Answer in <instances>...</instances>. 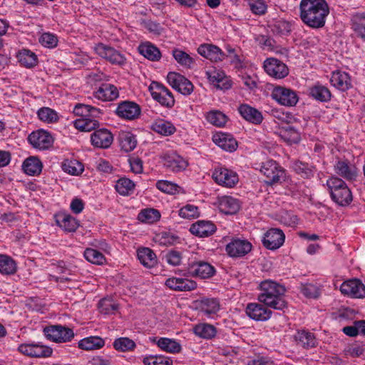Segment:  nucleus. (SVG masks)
<instances>
[{
	"label": "nucleus",
	"mask_w": 365,
	"mask_h": 365,
	"mask_svg": "<svg viewBox=\"0 0 365 365\" xmlns=\"http://www.w3.org/2000/svg\"><path fill=\"white\" fill-rule=\"evenodd\" d=\"M259 287L261 293L258 295V300L261 303L274 309L282 310L287 307L284 286L272 280H264L260 283Z\"/></svg>",
	"instance_id": "obj_2"
},
{
	"label": "nucleus",
	"mask_w": 365,
	"mask_h": 365,
	"mask_svg": "<svg viewBox=\"0 0 365 365\" xmlns=\"http://www.w3.org/2000/svg\"><path fill=\"white\" fill-rule=\"evenodd\" d=\"M140 107L136 103L125 101L118 104L115 113L124 119L135 120L140 115Z\"/></svg>",
	"instance_id": "obj_16"
},
{
	"label": "nucleus",
	"mask_w": 365,
	"mask_h": 365,
	"mask_svg": "<svg viewBox=\"0 0 365 365\" xmlns=\"http://www.w3.org/2000/svg\"><path fill=\"white\" fill-rule=\"evenodd\" d=\"M184 275L200 279H208L215 273V269L210 263L202 260H190Z\"/></svg>",
	"instance_id": "obj_4"
},
{
	"label": "nucleus",
	"mask_w": 365,
	"mask_h": 365,
	"mask_svg": "<svg viewBox=\"0 0 365 365\" xmlns=\"http://www.w3.org/2000/svg\"><path fill=\"white\" fill-rule=\"evenodd\" d=\"M310 95L316 100L326 102L331 98V92L329 90L322 85H316L310 88Z\"/></svg>",
	"instance_id": "obj_42"
},
{
	"label": "nucleus",
	"mask_w": 365,
	"mask_h": 365,
	"mask_svg": "<svg viewBox=\"0 0 365 365\" xmlns=\"http://www.w3.org/2000/svg\"><path fill=\"white\" fill-rule=\"evenodd\" d=\"M206 76L210 82L217 88L227 90L231 87V81L220 69L215 68L209 69L206 71Z\"/></svg>",
	"instance_id": "obj_17"
},
{
	"label": "nucleus",
	"mask_w": 365,
	"mask_h": 365,
	"mask_svg": "<svg viewBox=\"0 0 365 365\" xmlns=\"http://www.w3.org/2000/svg\"><path fill=\"white\" fill-rule=\"evenodd\" d=\"M216 230L215 225L210 221L199 220L192 224L190 228L192 234L200 237H207L212 235Z\"/></svg>",
	"instance_id": "obj_24"
},
{
	"label": "nucleus",
	"mask_w": 365,
	"mask_h": 365,
	"mask_svg": "<svg viewBox=\"0 0 365 365\" xmlns=\"http://www.w3.org/2000/svg\"><path fill=\"white\" fill-rule=\"evenodd\" d=\"M118 308V304L110 299L104 298L98 303V309L101 313L103 314H111Z\"/></svg>",
	"instance_id": "obj_54"
},
{
	"label": "nucleus",
	"mask_w": 365,
	"mask_h": 365,
	"mask_svg": "<svg viewBox=\"0 0 365 365\" xmlns=\"http://www.w3.org/2000/svg\"><path fill=\"white\" fill-rule=\"evenodd\" d=\"M138 258L140 263L146 267H153L157 264V257L152 250L148 247L138 250Z\"/></svg>",
	"instance_id": "obj_34"
},
{
	"label": "nucleus",
	"mask_w": 365,
	"mask_h": 365,
	"mask_svg": "<svg viewBox=\"0 0 365 365\" xmlns=\"http://www.w3.org/2000/svg\"><path fill=\"white\" fill-rule=\"evenodd\" d=\"M260 171L266 178L265 182L270 185L281 182L284 178V170L272 160L263 163Z\"/></svg>",
	"instance_id": "obj_5"
},
{
	"label": "nucleus",
	"mask_w": 365,
	"mask_h": 365,
	"mask_svg": "<svg viewBox=\"0 0 365 365\" xmlns=\"http://www.w3.org/2000/svg\"><path fill=\"white\" fill-rule=\"evenodd\" d=\"M343 294L354 298L365 297V285L357 279H353L343 282L340 287Z\"/></svg>",
	"instance_id": "obj_15"
},
{
	"label": "nucleus",
	"mask_w": 365,
	"mask_h": 365,
	"mask_svg": "<svg viewBox=\"0 0 365 365\" xmlns=\"http://www.w3.org/2000/svg\"><path fill=\"white\" fill-rule=\"evenodd\" d=\"M34 357H48L52 354V349L46 346L34 344Z\"/></svg>",
	"instance_id": "obj_64"
},
{
	"label": "nucleus",
	"mask_w": 365,
	"mask_h": 365,
	"mask_svg": "<svg viewBox=\"0 0 365 365\" xmlns=\"http://www.w3.org/2000/svg\"><path fill=\"white\" fill-rule=\"evenodd\" d=\"M37 115L41 121L47 123H56L58 120L57 113L48 107L40 108L37 112Z\"/></svg>",
	"instance_id": "obj_46"
},
{
	"label": "nucleus",
	"mask_w": 365,
	"mask_h": 365,
	"mask_svg": "<svg viewBox=\"0 0 365 365\" xmlns=\"http://www.w3.org/2000/svg\"><path fill=\"white\" fill-rule=\"evenodd\" d=\"M167 80L174 89L183 95H189L193 91L192 83L179 73L170 72L168 74Z\"/></svg>",
	"instance_id": "obj_11"
},
{
	"label": "nucleus",
	"mask_w": 365,
	"mask_h": 365,
	"mask_svg": "<svg viewBox=\"0 0 365 365\" xmlns=\"http://www.w3.org/2000/svg\"><path fill=\"white\" fill-rule=\"evenodd\" d=\"M43 331L46 338L55 342L68 341L74 336L73 331L71 329L61 325L46 327Z\"/></svg>",
	"instance_id": "obj_6"
},
{
	"label": "nucleus",
	"mask_w": 365,
	"mask_h": 365,
	"mask_svg": "<svg viewBox=\"0 0 365 365\" xmlns=\"http://www.w3.org/2000/svg\"><path fill=\"white\" fill-rule=\"evenodd\" d=\"M282 137L289 143H297L300 140L299 132L290 125L282 131Z\"/></svg>",
	"instance_id": "obj_55"
},
{
	"label": "nucleus",
	"mask_w": 365,
	"mask_h": 365,
	"mask_svg": "<svg viewBox=\"0 0 365 365\" xmlns=\"http://www.w3.org/2000/svg\"><path fill=\"white\" fill-rule=\"evenodd\" d=\"M271 96L279 104L285 106H294L299 100L295 91L281 86L275 87Z\"/></svg>",
	"instance_id": "obj_9"
},
{
	"label": "nucleus",
	"mask_w": 365,
	"mask_h": 365,
	"mask_svg": "<svg viewBox=\"0 0 365 365\" xmlns=\"http://www.w3.org/2000/svg\"><path fill=\"white\" fill-rule=\"evenodd\" d=\"M16 271V264L9 256L0 255V272L3 274H13Z\"/></svg>",
	"instance_id": "obj_40"
},
{
	"label": "nucleus",
	"mask_w": 365,
	"mask_h": 365,
	"mask_svg": "<svg viewBox=\"0 0 365 365\" xmlns=\"http://www.w3.org/2000/svg\"><path fill=\"white\" fill-rule=\"evenodd\" d=\"M197 52L202 56L215 62L222 61L225 56L219 47L212 44L200 45L197 48Z\"/></svg>",
	"instance_id": "obj_25"
},
{
	"label": "nucleus",
	"mask_w": 365,
	"mask_h": 365,
	"mask_svg": "<svg viewBox=\"0 0 365 365\" xmlns=\"http://www.w3.org/2000/svg\"><path fill=\"white\" fill-rule=\"evenodd\" d=\"M173 56L176 61L181 66L190 68L194 63V59L187 53L181 50L174 49L173 51Z\"/></svg>",
	"instance_id": "obj_52"
},
{
	"label": "nucleus",
	"mask_w": 365,
	"mask_h": 365,
	"mask_svg": "<svg viewBox=\"0 0 365 365\" xmlns=\"http://www.w3.org/2000/svg\"><path fill=\"white\" fill-rule=\"evenodd\" d=\"M329 13L325 0H302L300 3V17L302 21L314 29L322 28Z\"/></svg>",
	"instance_id": "obj_1"
},
{
	"label": "nucleus",
	"mask_w": 365,
	"mask_h": 365,
	"mask_svg": "<svg viewBox=\"0 0 365 365\" xmlns=\"http://www.w3.org/2000/svg\"><path fill=\"white\" fill-rule=\"evenodd\" d=\"M248 4L252 12L256 15H262L267 10L263 0H250Z\"/></svg>",
	"instance_id": "obj_62"
},
{
	"label": "nucleus",
	"mask_w": 365,
	"mask_h": 365,
	"mask_svg": "<svg viewBox=\"0 0 365 365\" xmlns=\"http://www.w3.org/2000/svg\"><path fill=\"white\" fill-rule=\"evenodd\" d=\"M56 223L64 231L68 232H75L79 226L76 218L67 214L59 215L56 219Z\"/></svg>",
	"instance_id": "obj_33"
},
{
	"label": "nucleus",
	"mask_w": 365,
	"mask_h": 365,
	"mask_svg": "<svg viewBox=\"0 0 365 365\" xmlns=\"http://www.w3.org/2000/svg\"><path fill=\"white\" fill-rule=\"evenodd\" d=\"M293 169L297 173L305 178H310L313 175L312 167L301 161L295 162L293 164Z\"/></svg>",
	"instance_id": "obj_57"
},
{
	"label": "nucleus",
	"mask_w": 365,
	"mask_h": 365,
	"mask_svg": "<svg viewBox=\"0 0 365 365\" xmlns=\"http://www.w3.org/2000/svg\"><path fill=\"white\" fill-rule=\"evenodd\" d=\"M294 339L297 344L307 349L314 347L317 344L314 334L305 330L298 331L294 335Z\"/></svg>",
	"instance_id": "obj_31"
},
{
	"label": "nucleus",
	"mask_w": 365,
	"mask_h": 365,
	"mask_svg": "<svg viewBox=\"0 0 365 365\" xmlns=\"http://www.w3.org/2000/svg\"><path fill=\"white\" fill-rule=\"evenodd\" d=\"M179 215L182 218L191 219L198 217V207L192 205H186L179 210Z\"/></svg>",
	"instance_id": "obj_59"
},
{
	"label": "nucleus",
	"mask_w": 365,
	"mask_h": 365,
	"mask_svg": "<svg viewBox=\"0 0 365 365\" xmlns=\"http://www.w3.org/2000/svg\"><path fill=\"white\" fill-rule=\"evenodd\" d=\"M61 167L64 172L73 175H78L83 171V165L77 160H66Z\"/></svg>",
	"instance_id": "obj_48"
},
{
	"label": "nucleus",
	"mask_w": 365,
	"mask_h": 365,
	"mask_svg": "<svg viewBox=\"0 0 365 365\" xmlns=\"http://www.w3.org/2000/svg\"><path fill=\"white\" fill-rule=\"evenodd\" d=\"M105 344L104 340L99 336H89L78 342V347L84 350H93L102 348Z\"/></svg>",
	"instance_id": "obj_37"
},
{
	"label": "nucleus",
	"mask_w": 365,
	"mask_h": 365,
	"mask_svg": "<svg viewBox=\"0 0 365 365\" xmlns=\"http://www.w3.org/2000/svg\"><path fill=\"white\" fill-rule=\"evenodd\" d=\"M272 364L273 361L270 358L261 354L248 357L246 362V365H272Z\"/></svg>",
	"instance_id": "obj_61"
},
{
	"label": "nucleus",
	"mask_w": 365,
	"mask_h": 365,
	"mask_svg": "<svg viewBox=\"0 0 365 365\" xmlns=\"http://www.w3.org/2000/svg\"><path fill=\"white\" fill-rule=\"evenodd\" d=\"M140 53L151 61H158L161 57L159 49L151 44H143L139 47Z\"/></svg>",
	"instance_id": "obj_45"
},
{
	"label": "nucleus",
	"mask_w": 365,
	"mask_h": 365,
	"mask_svg": "<svg viewBox=\"0 0 365 365\" xmlns=\"http://www.w3.org/2000/svg\"><path fill=\"white\" fill-rule=\"evenodd\" d=\"M252 250V245L247 240H233L226 246V251L231 257H242L250 252Z\"/></svg>",
	"instance_id": "obj_19"
},
{
	"label": "nucleus",
	"mask_w": 365,
	"mask_h": 365,
	"mask_svg": "<svg viewBox=\"0 0 365 365\" xmlns=\"http://www.w3.org/2000/svg\"><path fill=\"white\" fill-rule=\"evenodd\" d=\"M91 143L97 148H107L112 144L113 138L107 129H99L91 134Z\"/></svg>",
	"instance_id": "obj_21"
},
{
	"label": "nucleus",
	"mask_w": 365,
	"mask_h": 365,
	"mask_svg": "<svg viewBox=\"0 0 365 365\" xmlns=\"http://www.w3.org/2000/svg\"><path fill=\"white\" fill-rule=\"evenodd\" d=\"M238 201L230 196H224L220 200V210L228 215L234 214L239 210Z\"/></svg>",
	"instance_id": "obj_36"
},
{
	"label": "nucleus",
	"mask_w": 365,
	"mask_h": 365,
	"mask_svg": "<svg viewBox=\"0 0 365 365\" xmlns=\"http://www.w3.org/2000/svg\"><path fill=\"white\" fill-rule=\"evenodd\" d=\"M213 141L222 149L232 152L237 147V143L232 137L226 133H218L213 137Z\"/></svg>",
	"instance_id": "obj_29"
},
{
	"label": "nucleus",
	"mask_w": 365,
	"mask_h": 365,
	"mask_svg": "<svg viewBox=\"0 0 365 365\" xmlns=\"http://www.w3.org/2000/svg\"><path fill=\"white\" fill-rule=\"evenodd\" d=\"M246 313L254 320L266 321L270 318L272 312L261 304L250 303L247 305Z\"/></svg>",
	"instance_id": "obj_20"
},
{
	"label": "nucleus",
	"mask_w": 365,
	"mask_h": 365,
	"mask_svg": "<svg viewBox=\"0 0 365 365\" xmlns=\"http://www.w3.org/2000/svg\"><path fill=\"white\" fill-rule=\"evenodd\" d=\"M153 98L162 106L171 108L174 106L175 100L171 92L163 85L153 83L150 86Z\"/></svg>",
	"instance_id": "obj_8"
},
{
	"label": "nucleus",
	"mask_w": 365,
	"mask_h": 365,
	"mask_svg": "<svg viewBox=\"0 0 365 365\" xmlns=\"http://www.w3.org/2000/svg\"><path fill=\"white\" fill-rule=\"evenodd\" d=\"M160 217V212L155 209L143 210L138 215V219L140 221L147 222L149 223L158 220Z\"/></svg>",
	"instance_id": "obj_56"
},
{
	"label": "nucleus",
	"mask_w": 365,
	"mask_h": 365,
	"mask_svg": "<svg viewBox=\"0 0 365 365\" xmlns=\"http://www.w3.org/2000/svg\"><path fill=\"white\" fill-rule=\"evenodd\" d=\"M113 346L118 351H128L135 347V343L129 338L121 337L114 341Z\"/></svg>",
	"instance_id": "obj_53"
},
{
	"label": "nucleus",
	"mask_w": 365,
	"mask_h": 365,
	"mask_svg": "<svg viewBox=\"0 0 365 365\" xmlns=\"http://www.w3.org/2000/svg\"><path fill=\"white\" fill-rule=\"evenodd\" d=\"M285 235L282 230L278 228L269 229L262 240L263 245L269 250H277L284 242Z\"/></svg>",
	"instance_id": "obj_14"
},
{
	"label": "nucleus",
	"mask_w": 365,
	"mask_h": 365,
	"mask_svg": "<svg viewBox=\"0 0 365 365\" xmlns=\"http://www.w3.org/2000/svg\"><path fill=\"white\" fill-rule=\"evenodd\" d=\"M212 177L216 183L226 187H234L239 180L238 175L235 172L225 168H215Z\"/></svg>",
	"instance_id": "obj_7"
},
{
	"label": "nucleus",
	"mask_w": 365,
	"mask_h": 365,
	"mask_svg": "<svg viewBox=\"0 0 365 365\" xmlns=\"http://www.w3.org/2000/svg\"><path fill=\"white\" fill-rule=\"evenodd\" d=\"M164 160L165 166L173 172H180L184 170L187 166V161L176 153L165 155Z\"/></svg>",
	"instance_id": "obj_27"
},
{
	"label": "nucleus",
	"mask_w": 365,
	"mask_h": 365,
	"mask_svg": "<svg viewBox=\"0 0 365 365\" xmlns=\"http://www.w3.org/2000/svg\"><path fill=\"white\" fill-rule=\"evenodd\" d=\"M40 43L48 48H53L57 45L58 39L56 36L50 33H44L39 39Z\"/></svg>",
	"instance_id": "obj_63"
},
{
	"label": "nucleus",
	"mask_w": 365,
	"mask_h": 365,
	"mask_svg": "<svg viewBox=\"0 0 365 365\" xmlns=\"http://www.w3.org/2000/svg\"><path fill=\"white\" fill-rule=\"evenodd\" d=\"M143 364L145 365H172L173 361L163 356H150L144 358Z\"/></svg>",
	"instance_id": "obj_58"
},
{
	"label": "nucleus",
	"mask_w": 365,
	"mask_h": 365,
	"mask_svg": "<svg viewBox=\"0 0 365 365\" xmlns=\"http://www.w3.org/2000/svg\"><path fill=\"white\" fill-rule=\"evenodd\" d=\"M264 68L266 73L275 78H283L289 73L286 64L276 58H268L264 63Z\"/></svg>",
	"instance_id": "obj_12"
},
{
	"label": "nucleus",
	"mask_w": 365,
	"mask_h": 365,
	"mask_svg": "<svg viewBox=\"0 0 365 365\" xmlns=\"http://www.w3.org/2000/svg\"><path fill=\"white\" fill-rule=\"evenodd\" d=\"M151 129L165 136L170 135L176 131V128L172 123L163 119L155 120L151 125Z\"/></svg>",
	"instance_id": "obj_32"
},
{
	"label": "nucleus",
	"mask_w": 365,
	"mask_h": 365,
	"mask_svg": "<svg viewBox=\"0 0 365 365\" xmlns=\"http://www.w3.org/2000/svg\"><path fill=\"white\" fill-rule=\"evenodd\" d=\"M331 200L340 206L349 205L353 195L346 183L338 177H331L327 181Z\"/></svg>",
	"instance_id": "obj_3"
},
{
	"label": "nucleus",
	"mask_w": 365,
	"mask_h": 365,
	"mask_svg": "<svg viewBox=\"0 0 365 365\" xmlns=\"http://www.w3.org/2000/svg\"><path fill=\"white\" fill-rule=\"evenodd\" d=\"M194 333L203 339H212L217 333L216 328L209 324H199L194 327Z\"/></svg>",
	"instance_id": "obj_39"
},
{
	"label": "nucleus",
	"mask_w": 365,
	"mask_h": 365,
	"mask_svg": "<svg viewBox=\"0 0 365 365\" xmlns=\"http://www.w3.org/2000/svg\"><path fill=\"white\" fill-rule=\"evenodd\" d=\"M150 341L158 345V346L163 351L168 353L175 354L181 351V345L175 339L162 337L158 339L157 337L150 338Z\"/></svg>",
	"instance_id": "obj_26"
},
{
	"label": "nucleus",
	"mask_w": 365,
	"mask_h": 365,
	"mask_svg": "<svg viewBox=\"0 0 365 365\" xmlns=\"http://www.w3.org/2000/svg\"><path fill=\"white\" fill-rule=\"evenodd\" d=\"M200 310L206 315L216 314L220 309V302L215 298H205L200 302Z\"/></svg>",
	"instance_id": "obj_38"
},
{
	"label": "nucleus",
	"mask_w": 365,
	"mask_h": 365,
	"mask_svg": "<svg viewBox=\"0 0 365 365\" xmlns=\"http://www.w3.org/2000/svg\"><path fill=\"white\" fill-rule=\"evenodd\" d=\"M330 81L334 87L341 91H346L351 86L350 77L346 72H333Z\"/></svg>",
	"instance_id": "obj_30"
},
{
	"label": "nucleus",
	"mask_w": 365,
	"mask_h": 365,
	"mask_svg": "<svg viewBox=\"0 0 365 365\" xmlns=\"http://www.w3.org/2000/svg\"><path fill=\"white\" fill-rule=\"evenodd\" d=\"M334 169L336 174L349 181L355 180L358 175L356 168L348 160H337Z\"/></svg>",
	"instance_id": "obj_18"
},
{
	"label": "nucleus",
	"mask_w": 365,
	"mask_h": 365,
	"mask_svg": "<svg viewBox=\"0 0 365 365\" xmlns=\"http://www.w3.org/2000/svg\"><path fill=\"white\" fill-rule=\"evenodd\" d=\"M96 53L113 64L123 65L125 63V56L119 51L104 43H98L95 46Z\"/></svg>",
	"instance_id": "obj_10"
},
{
	"label": "nucleus",
	"mask_w": 365,
	"mask_h": 365,
	"mask_svg": "<svg viewBox=\"0 0 365 365\" xmlns=\"http://www.w3.org/2000/svg\"><path fill=\"white\" fill-rule=\"evenodd\" d=\"M352 29L356 35L365 38V14H356L351 19Z\"/></svg>",
	"instance_id": "obj_43"
},
{
	"label": "nucleus",
	"mask_w": 365,
	"mask_h": 365,
	"mask_svg": "<svg viewBox=\"0 0 365 365\" xmlns=\"http://www.w3.org/2000/svg\"><path fill=\"white\" fill-rule=\"evenodd\" d=\"M22 168L26 174L35 175L41 172L42 164L38 158L31 156L24 160Z\"/></svg>",
	"instance_id": "obj_35"
},
{
	"label": "nucleus",
	"mask_w": 365,
	"mask_h": 365,
	"mask_svg": "<svg viewBox=\"0 0 365 365\" xmlns=\"http://www.w3.org/2000/svg\"><path fill=\"white\" fill-rule=\"evenodd\" d=\"M156 187L160 191L170 195L179 193L182 187L175 183L168 180H159L156 183Z\"/></svg>",
	"instance_id": "obj_49"
},
{
	"label": "nucleus",
	"mask_w": 365,
	"mask_h": 365,
	"mask_svg": "<svg viewBox=\"0 0 365 365\" xmlns=\"http://www.w3.org/2000/svg\"><path fill=\"white\" fill-rule=\"evenodd\" d=\"M17 57L21 64L27 68L34 67L37 63L36 55L29 50L23 49L20 51Z\"/></svg>",
	"instance_id": "obj_41"
},
{
	"label": "nucleus",
	"mask_w": 365,
	"mask_h": 365,
	"mask_svg": "<svg viewBox=\"0 0 365 365\" xmlns=\"http://www.w3.org/2000/svg\"><path fill=\"white\" fill-rule=\"evenodd\" d=\"M238 110L243 118L254 124H260L263 120L262 113L249 105H241Z\"/></svg>",
	"instance_id": "obj_28"
},
{
	"label": "nucleus",
	"mask_w": 365,
	"mask_h": 365,
	"mask_svg": "<svg viewBox=\"0 0 365 365\" xmlns=\"http://www.w3.org/2000/svg\"><path fill=\"white\" fill-rule=\"evenodd\" d=\"M29 142L36 148L46 150L49 148L53 142L51 134L43 130L32 132L28 137Z\"/></svg>",
	"instance_id": "obj_13"
},
{
	"label": "nucleus",
	"mask_w": 365,
	"mask_h": 365,
	"mask_svg": "<svg viewBox=\"0 0 365 365\" xmlns=\"http://www.w3.org/2000/svg\"><path fill=\"white\" fill-rule=\"evenodd\" d=\"M84 257L88 262L96 264H103L106 262L104 255L98 250L92 248L86 249Z\"/></svg>",
	"instance_id": "obj_50"
},
{
	"label": "nucleus",
	"mask_w": 365,
	"mask_h": 365,
	"mask_svg": "<svg viewBox=\"0 0 365 365\" xmlns=\"http://www.w3.org/2000/svg\"><path fill=\"white\" fill-rule=\"evenodd\" d=\"M121 149L125 152L132 151L137 145L135 137L130 133H123L119 137Z\"/></svg>",
	"instance_id": "obj_44"
},
{
	"label": "nucleus",
	"mask_w": 365,
	"mask_h": 365,
	"mask_svg": "<svg viewBox=\"0 0 365 365\" xmlns=\"http://www.w3.org/2000/svg\"><path fill=\"white\" fill-rule=\"evenodd\" d=\"M165 285L175 291H192L197 287V283L194 280L171 277L165 281Z\"/></svg>",
	"instance_id": "obj_22"
},
{
	"label": "nucleus",
	"mask_w": 365,
	"mask_h": 365,
	"mask_svg": "<svg viewBox=\"0 0 365 365\" xmlns=\"http://www.w3.org/2000/svg\"><path fill=\"white\" fill-rule=\"evenodd\" d=\"M135 184L128 178L119 179L115 185L116 191L122 195H129L134 189Z\"/></svg>",
	"instance_id": "obj_51"
},
{
	"label": "nucleus",
	"mask_w": 365,
	"mask_h": 365,
	"mask_svg": "<svg viewBox=\"0 0 365 365\" xmlns=\"http://www.w3.org/2000/svg\"><path fill=\"white\" fill-rule=\"evenodd\" d=\"M95 98L102 101H112L119 96L118 88L113 84L103 83L93 93Z\"/></svg>",
	"instance_id": "obj_23"
},
{
	"label": "nucleus",
	"mask_w": 365,
	"mask_h": 365,
	"mask_svg": "<svg viewBox=\"0 0 365 365\" xmlns=\"http://www.w3.org/2000/svg\"><path fill=\"white\" fill-rule=\"evenodd\" d=\"M301 291L307 298L317 299L320 295V290L319 287L312 284H302Z\"/></svg>",
	"instance_id": "obj_60"
},
{
	"label": "nucleus",
	"mask_w": 365,
	"mask_h": 365,
	"mask_svg": "<svg viewBox=\"0 0 365 365\" xmlns=\"http://www.w3.org/2000/svg\"><path fill=\"white\" fill-rule=\"evenodd\" d=\"M207 120L217 127H222L227 121L226 115L218 110H212L207 114Z\"/></svg>",
	"instance_id": "obj_47"
}]
</instances>
